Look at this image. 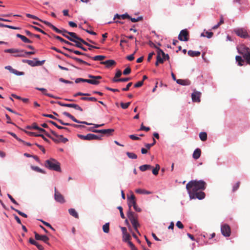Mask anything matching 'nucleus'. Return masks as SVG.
I'll return each instance as SVG.
<instances>
[{"label":"nucleus","mask_w":250,"mask_h":250,"mask_svg":"<svg viewBox=\"0 0 250 250\" xmlns=\"http://www.w3.org/2000/svg\"><path fill=\"white\" fill-rule=\"evenodd\" d=\"M206 183L202 180H192L186 185V188L188 191L190 199L197 198L203 199L205 197V193L199 190H204L206 188Z\"/></svg>","instance_id":"nucleus-1"},{"label":"nucleus","mask_w":250,"mask_h":250,"mask_svg":"<svg viewBox=\"0 0 250 250\" xmlns=\"http://www.w3.org/2000/svg\"><path fill=\"white\" fill-rule=\"evenodd\" d=\"M45 167L50 170L59 172L61 171L60 163L56 160L53 158H51L45 161Z\"/></svg>","instance_id":"nucleus-2"},{"label":"nucleus","mask_w":250,"mask_h":250,"mask_svg":"<svg viewBox=\"0 0 250 250\" xmlns=\"http://www.w3.org/2000/svg\"><path fill=\"white\" fill-rule=\"evenodd\" d=\"M51 133L53 135L54 137H51L49 134L46 133V135L51 139L54 142L56 143H59L62 142L65 143L68 141V139L66 138L63 137L62 135H58L55 131L51 130Z\"/></svg>","instance_id":"nucleus-3"},{"label":"nucleus","mask_w":250,"mask_h":250,"mask_svg":"<svg viewBox=\"0 0 250 250\" xmlns=\"http://www.w3.org/2000/svg\"><path fill=\"white\" fill-rule=\"evenodd\" d=\"M4 52L12 54L14 57H23V53H25L24 50L17 48L7 49L4 50Z\"/></svg>","instance_id":"nucleus-4"},{"label":"nucleus","mask_w":250,"mask_h":250,"mask_svg":"<svg viewBox=\"0 0 250 250\" xmlns=\"http://www.w3.org/2000/svg\"><path fill=\"white\" fill-rule=\"evenodd\" d=\"M63 114L64 115H65V116H66V117L69 118L70 119H71L73 121H74L75 123H81V124H85V125H93L94 126L95 128H98V127L102 126H103L104 125V124H101V125L92 124L91 123H87L86 122H85V121H83V122L77 120L71 114H70V113H68L67 112H63Z\"/></svg>","instance_id":"nucleus-5"},{"label":"nucleus","mask_w":250,"mask_h":250,"mask_svg":"<svg viewBox=\"0 0 250 250\" xmlns=\"http://www.w3.org/2000/svg\"><path fill=\"white\" fill-rule=\"evenodd\" d=\"M234 33L238 36L247 39L250 37V35L245 28H237L233 30Z\"/></svg>","instance_id":"nucleus-6"},{"label":"nucleus","mask_w":250,"mask_h":250,"mask_svg":"<svg viewBox=\"0 0 250 250\" xmlns=\"http://www.w3.org/2000/svg\"><path fill=\"white\" fill-rule=\"evenodd\" d=\"M237 49L239 53L242 55L243 57L244 58V59L250 53V49L248 47L245 46L244 44L240 45L237 48Z\"/></svg>","instance_id":"nucleus-7"},{"label":"nucleus","mask_w":250,"mask_h":250,"mask_svg":"<svg viewBox=\"0 0 250 250\" xmlns=\"http://www.w3.org/2000/svg\"><path fill=\"white\" fill-rule=\"evenodd\" d=\"M88 77L90 79H87V83L94 84L98 85L100 83V80L102 79V77L100 76H93L92 75H88Z\"/></svg>","instance_id":"nucleus-8"},{"label":"nucleus","mask_w":250,"mask_h":250,"mask_svg":"<svg viewBox=\"0 0 250 250\" xmlns=\"http://www.w3.org/2000/svg\"><path fill=\"white\" fill-rule=\"evenodd\" d=\"M178 39L181 41L187 42L189 40V33L187 29L181 30L178 36Z\"/></svg>","instance_id":"nucleus-9"},{"label":"nucleus","mask_w":250,"mask_h":250,"mask_svg":"<svg viewBox=\"0 0 250 250\" xmlns=\"http://www.w3.org/2000/svg\"><path fill=\"white\" fill-rule=\"evenodd\" d=\"M222 234L225 237H229L230 235L231 230L229 226L227 224H224L221 227Z\"/></svg>","instance_id":"nucleus-10"},{"label":"nucleus","mask_w":250,"mask_h":250,"mask_svg":"<svg viewBox=\"0 0 250 250\" xmlns=\"http://www.w3.org/2000/svg\"><path fill=\"white\" fill-rule=\"evenodd\" d=\"M68 34L69 36L68 37H66V38L72 42H75V40H76L80 41L81 42H83V40L78 36L74 32H70L68 33Z\"/></svg>","instance_id":"nucleus-11"},{"label":"nucleus","mask_w":250,"mask_h":250,"mask_svg":"<svg viewBox=\"0 0 250 250\" xmlns=\"http://www.w3.org/2000/svg\"><path fill=\"white\" fill-rule=\"evenodd\" d=\"M55 200L60 203H63L65 202L63 196L58 191H57L56 188H55Z\"/></svg>","instance_id":"nucleus-12"},{"label":"nucleus","mask_w":250,"mask_h":250,"mask_svg":"<svg viewBox=\"0 0 250 250\" xmlns=\"http://www.w3.org/2000/svg\"><path fill=\"white\" fill-rule=\"evenodd\" d=\"M34 234H35V238L36 240H41V241H43V242H44L47 244H49V243H48L49 238L47 236L40 235L38 233H37L36 232H34Z\"/></svg>","instance_id":"nucleus-13"},{"label":"nucleus","mask_w":250,"mask_h":250,"mask_svg":"<svg viewBox=\"0 0 250 250\" xmlns=\"http://www.w3.org/2000/svg\"><path fill=\"white\" fill-rule=\"evenodd\" d=\"M127 201L129 209L131 206L133 207L136 204V198L133 193H131L130 196H127Z\"/></svg>","instance_id":"nucleus-14"},{"label":"nucleus","mask_w":250,"mask_h":250,"mask_svg":"<svg viewBox=\"0 0 250 250\" xmlns=\"http://www.w3.org/2000/svg\"><path fill=\"white\" fill-rule=\"evenodd\" d=\"M96 133H100L104 135L107 136L111 135L112 133L114 131V130L112 128L106 129H97L95 131Z\"/></svg>","instance_id":"nucleus-15"},{"label":"nucleus","mask_w":250,"mask_h":250,"mask_svg":"<svg viewBox=\"0 0 250 250\" xmlns=\"http://www.w3.org/2000/svg\"><path fill=\"white\" fill-rule=\"evenodd\" d=\"M201 93L198 91H194L191 95L192 100L194 102H200Z\"/></svg>","instance_id":"nucleus-16"},{"label":"nucleus","mask_w":250,"mask_h":250,"mask_svg":"<svg viewBox=\"0 0 250 250\" xmlns=\"http://www.w3.org/2000/svg\"><path fill=\"white\" fill-rule=\"evenodd\" d=\"M56 120L58 121L61 124H62V125H71L76 128H85L86 127L85 126L82 125H76V124H69V123H64L62 120L57 119V118H56Z\"/></svg>","instance_id":"nucleus-17"},{"label":"nucleus","mask_w":250,"mask_h":250,"mask_svg":"<svg viewBox=\"0 0 250 250\" xmlns=\"http://www.w3.org/2000/svg\"><path fill=\"white\" fill-rule=\"evenodd\" d=\"M116 63V62L113 60H108L104 62H101V64L105 65L106 67L107 68H109L112 66L115 65Z\"/></svg>","instance_id":"nucleus-18"},{"label":"nucleus","mask_w":250,"mask_h":250,"mask_svg":"<svg viewBox=\"0 0 250 250\" xmlns=\"http://www.w3.org/2000/svg\"><path fill=\"white\" fill-rule=\"evenodd\" d=\"M63 48L65 50H67L68 51L70 52H73L74 53H75V54H77V55H84L85 56H87V57H90L89 56H88L87 54H85V53H82L81 52H80L79 51H78V50H74L73 49H70V48H66L64 46L63 47Z\"/></svg>","instance_id":"nucleus-19"},{"label":"nucleus","mask_w":250,"mask_h":250,"mask_svg":"<svg viewBox=\"0 0 250 250\" xmlns=\"http://www.w3.org/2000/svg\"><path fill=\"white\" fill-rule=\"evenodd\" d=\"M44 62V61H38L34 62V61L29 60L28 64H29V65H30L31 66H38V65H41Z\"/></svg>","instance_id":"nucleus-20"},{"label":"nucleus","mask_w":250,"mask_h":250,"mask_svg":"<svg viewBox=\"0 0 250 250\" xmlns=\"http://www.w3.org/2000/svg\"><path fill=\"white\" fill-rule=\"evenodd\" d=\"M78 137L80 139L83 140H92V134L91 133L87 134L86 135L78 134Z\"/></svg>","instance_id":"nucleus-21"},{"label":"nucleus","mask_w":250,"mask_h":250,"mask_svg":"<svg viewBox=\"0 0 250 250\" xmlns=\"http://www.w3.org/2000/svg\"><path fill=\"white\" fill-rule=\"evenodd\" d=\"M16 36L21 39V40L24 42V43H32V41L27 38L25 36L21 35L20 34H17Z\"/></svg>","instance_id":"nucleus-22"},{"label":"nucleus","mask_w":250,"mask_h":250,"mask_svg":"<svg viewBox=\"0 0 250 250\" xmlns=\"http://www.w3.org/2000/svg\"><path fill=\"white\" fill-rule=\"evenodd\" d=\"M53 37L55 39L59 40L62 42H64V43H66V44H68L69 45H71V46H73L74 45V44H73L72 43H71V42H68L67 41L65 40L64 39H63V38H62V37H60L59 36H57V35H54Z\"/></svg>","instance_id":"nucleus-23"},{"label":"nucleus","mask_w":250,"mask_h":250,"mask_svg":"<svg viewBox=\"0 0 250 250\" xmlns=\"http://www.w3.org/2000/svg\"><path fill=\"white\" fill-rule=\"evenodd\" d=\"M201 154V150L200 148H196L193 152V158L194 159H198L200 158Z\"/></svg>","instance_id":"nucleus-24"},{"label":"nucleus","mask_w":250,"mask_h":250,"mask_svg":"<svg viewBox=\"0 0 250 250\" xmlns=\"http://www.w3.org/2000/svg\"><path fill=\"white\" fill-rule=\"evenodd\" d=\"M176 82L177 83L182 85H188L190 83V82L188 80L178 79L176 80Z\"/></svg>","instance_id":"nucleus-25"},{"label":"nucleus","mask_w":250,"mask_h":250,"mask_svg":"<svg viewBox=\"0 0 250 250\" xmlns=\"http://www.w3.org/2000/svg\"><path fill=\"white\" fill-rule=\"evenodd\" d=\"M129 18H130V16L128 14H127V13H125V14H123V15H119L118 14H116L114 16V19H122L124 20V19Z\"/></svg>","instance_id":"nucleus-26"},{"label":"nucleus","mask_w":250,"mask_h":250,"mask_svg":"<svg viewBox=\"0 0 250 250\" xmlns=\"http://www.w3.org/2000/svg\"><path fill=\"white\" fill-rule=\"evenodd\" d=\"M188 55L192 57H198L200 55L201 53L199 51H192V50H189L188 52Z\"/></svg>","instance_id":"nucleus-27"},{"label":"nucleus","mask_w":250,"mask_h":250,"mask_svg":"<svg viewBox=\"0 0 250 250\" xmlns=\"http://www.w3.org/2000/svg\"><path fill=\"white\" fill-rule=\"evenodd\" d=\"M135 192L138 194H150L151 193L150 191L146 190L144 189L137 188L135 189Z\"/></svg>","instance_id":"nucleus-28"},{"label":"nucleus","mask_w":250,"mask_h":250,"mask_svg":"<svg viewBox=\"0 0 250 250\" xmlns=\"http://www.w3.org/2000/svg\"><path fill=\"white\" fill-rule=\"evenodd\" d=\"M127 217L130 222L137 219V217L135 213L131 211H128L127 213Z\"/></svg>","instance_id":"nucleus-29"},{"label":"nucleus","mask_w":250,"mask_h":250,"mask_svg":"<svg viewBox=\"0 0 250 250\" xmlns=\"http://www.w3.org/2000/svg\"><path fill=\"white\" fill-rule=\"evenodd\" d=\"M152 167V166L149 165H144L141 166L139 167V169L142 171H145L146 170L150 169Z\"/></svg>","instance_id":"nucleus-30"},{"label":"nucleus","mask_w":250,"mask_h":250,"mask_svg":"<svg viewBox=\"0 0 250 250\" xmlns=\"http://www.w3.org/2000/svg\"><path fill=\"white\" fill-rule=\"evenodd\" d=\"M131 223L133 227L134 228V229H135V231L138 233L139 234V231H138V230L137 229L138 227L139 226V223L138 222V221H137V219L134 220H133V221H131Z\"/></svg>","instance_id":"nucleus-31"},{"label":"nucleus","mask_w":250,"mask_h":250,"mask_svg":"<svg viewBox=\"0 0 250 250\" xmlns=\"http://www.w3.org/2000/svg\"><path fill=\"white\" fill-rule=\"evenodd\" d=\"M69 213L71 215L74 217L76 218H79V215L77 211L74 208H70L69 209Z\"/></svg>","instance_id":"nucleus-32"},{"label":"nucleus","mask_w":250,"mask_h":250,"mask_svg":"<svg viewBox=\"0 0 250 250\" xmlns=\"http://www.w3.org/2000/svg\"><path fill=\"white\" fill-rule=\"evenodd\" d=\"M213 33L212 32L206 31L202 33L201 35L202 37H207L208 38L210 39L213 36Z\"/></svg>","instance_id":"nucleus-33"},{"label":"nucleus","mask_w":250,"mask_h":250,"mask_svg":"<svg viewBox=\"0 0 250 250\" xmlns=\"http://www.w3.org/2000/svg\"><path fill=\"white\" fill-rule=\"evenodd\" d=\"M236 62H238V64L239 66H242L244 62V60L242 59V57L239 56H236L235 57Z\"/></svg>","instance_id":"nucleus-34"},{"label":"nucleus","mask_w":250,"mask_h":250,"mask_svg":"<svg viewBox=\"0 0 250 250\" xmlns=\"http://www.w3.org/2000/svg\"><path fill=\"white\" fill-rule=\"evenodd\" d=\"M103 230L106 233L109 232V223H106L103 226Z\"/></svg>","instance_id":"nucleus-35"},{"label":"nucleus","mask_w":250,"mask_h":250,"mask_svg":"<svg viewBox=\"0 0 250 250\" xmlns=\"http://www.w3.org/2000/svg\"><path fill=\"white\" fill-rule=\"evenodd\" d=\"M90 58L94 61H103L105 58V56L103 55H98Z\"/></svg>","instance_id":"nucleus-36"},{"label":"nucleus","mask_w":250,"mask_h":250,"mask_svg":"<svg viewBox=\"0 0 250 250\" xmlns=\"http://www.w3.org/2000/svg\"><path fill=\"white\" fill-rule=\"evenodd\" d=\"M199 137L202 141H205L207 139V134L205 132H200L199 134Z\"/></svg>","instance_id":"nucleus-37"},{"label":"nucleus","mask_w":250,"mask_h":250,"mask_svg":"<svg viewBox=\"0 0 250 250\" xmlns=\"http://www.w3.org/2000/svg\"><path fill=\"white\" fill-rule=\"evenodd\" d=\"M82 42L83 44H84V45L89 46L88 49L90 50H91L92 49V48H96V49H99L100 48L99 47L93 46V45L89 44L87 42H85L84 40H83V42Z\"/></svg>","instance_id":"nucleus-38"},{"label":"nucleus","mask_w":250,"mask_h":250,"mask_svg":"<svg viewBox=\"0 0 250 250\" xmlns=\"http://www.w3.org/2000/svg\"><path fill=\"white\" fill-rule=\"evenodd\" d=\"M54 31H55L56 32H57V33H59V34H61L63 32H66V30L65 29H62V30H60V29H59L58 28H57L56 26H55L54 25H52L51 28Z\"/></svg>","instance_id":"nucleus-39"},{"label":"nucleus","mask_w":250,"mask_h":250,"mask_svg":"<svg viewBox=\"0 0 250 250\" xmlns=\"http://www.w3.org/2000/svg\"><path fill=\"white\" fill-rule=\"evenodd\" d=\"M54 31H55L56 32H57V33H59V34H61L63 32H66V30L65 29H62V30H60V29H59L58 28H57L56 26H55L54 25H52L51 28Z\"/></svg>","instance_id":"nucleus-40"},{"label":"nucleus","mask_w":250,"mask_h":250,"mask_svg":"<svg viewBox=\"0 0 250 250\" xmlns=\"http://www.w3.org/2000/svg\"><path fill=\"white\" fill-rule=\"evenodd\" d=\"M130 235L127 233H125V234L123 235V240L127 243H128V242H131L130 241Z\"/></svg>","instance_id":"nucleus-41"},{"label":"nucleus","mask_w":250,"mask_h":250,"mask_svg":"<svg viewBox=\"0 0 250 250\" xmlns=\"http://www.w3.org/2000/svg\"><path fill=\"white\" fill-rule=\"evenodd\" d=\"M72 59L79 63H83V64H86L87 65H90L89 63H88V62H87L78 58L75 57H74V58H72Z\"/></svg>","instance_id":"nucleus-42"},{"label":"nucleus","mask_w":250,"mask_h":250,"mask_svg":"<svg viewBox=\"0 0 250 250\" xmlns=\"http://www.w3.org/2000/svg\"><path fill=\"white\" fill-rule=\"evenodd\" d=\"M57 103L62 106H65L72 108H73V106L74 104H64L59 101L57 102Z\"/></svg>","instance_id":"nucleus-43"},{"label":"nucleus","mask_w":250,"mask_h":250,"mask_svg":"<svg viewBox=\"0 0 250 250\" xmlns=\"http://www.w3.org/2000/svg\"><path fill=\"white\" fill-rule=\"evenodd\" d=\"M160 167L158 164H156L155 167L152 169V173L154 175H157L158 174Z\"/></svg>","instance_id":"nucleus-44"},{"label":"nucleus","mask_w":250,"mask_h":250,"mask_svg":"<svg viewBox=\"0 0 250 250\" xmlns=\"http://www.w3.org/2000/svg\"><path fill=\"white\" fill-rule=\"evenodd\" d=\"M11 208L12 209L15 210V211H16L19 215H21V216H22L23 217H25V218H27V215L25 213L19 210L15 209L13 207H11Z\"/></svg>","instance_id":"nucleus-45"},{"label":"nucleus","mask_w":250,"mask_h":250,"mask_svg":"<svg viewBox=\"0 0 250 250\" xmlns=\"http://www.w3.org/2000/svg\"><path fill=\"white\" fill-rule=\"evenodd\" d=\"M127 19H129L132 22H137V21H142L143 18L142 17H138L137 18H131L130 16V18H127Z\"/></svg>","instance_id":"nucleus-46"},{"label":"nucleus","mask_w":250,"mask_h":250,"mask_svg":"<svg viewBox=\"0 0 250 250\" xmlns=\"http://www.w3.org/2000/svg\"><path fill=\"white\" fill-rule=\"evenodd\" d=\"M126 155L130 159H136L137 158V155L132 152H127Z\"/></svg>","instance_id":"nucleus-47"},{"label":"nucleus","mask_w":250,"mask_h":250,"mask_svg":"<svg viewBox=\"0 0 250 250\" xmlns=\"http://www.w3.org/2000/svg\"><path fill=\"white\" fill-rule=\"evenodd\" d=\"M32 168L34 170H35L36 171H37L38 172H40V173H44V174L45 173V172H44V171L43 170H42V169L38 167H32Z\"/></svg>","instance_id":"nucleus-48"},{"label":"nucleus","mask_w":250,"mask_h":250,"mask_svg":"<svg viewBox=\"0 0 250 250\" xmlns=\"http://www.w3.org/2000/svg\"><path fill=\"white\" fill-rule=\"evenodd\" d=\"M157 56H163L165 55L164 52L161 49L158 47L157 48Z\"/></svg>","instance_id":"nucleus-49"},{"label":"nucleus","mask_w":250,"mask_h":250,"mask_svg":"<svg viewBox=\"0 0 250 250\" xmlns=\"http://www.w3.org/2000/svg\"><path fill=\"white\" fill-rule=\"evenodd\" d=\"M130 104V102H128L126 103H121V106L123 109H126L128 108V107L129 106Z\"/></svg>","instance_id":"nucleus-50"},{"label":"nucleus","mask_w":250,"mask_h":250,"mask_svg":"<svg viewBox=\"0 0 250 250\" xmlns=\"http://www.w3.org/2000/svg\"><path fill=\"white\" fill-rule=\"evenodd\" d=\"M12 73L16 75L20 76V75H23L24 74V73L23 72H20L18 70L13 69V71Z\"/></svg>","instance_id":"nucleus-51"},{"label":"nucleus","mask_w":250,"mask_h":250,"mask_svg":"<svg viewBox=\"0 0 250 250\" xmlns=\"http://www.w3.org/2000/svg\"><path fill=\"white\" fill-rule=\"evenodd\" d=\"M102 136H98L93 134H92V140H102Z\"/></svg>","instance_id":"nucleus-52"},{"label":"nucleus","mask_w":250,"mask_h":250,"mask_svg":"<svg viewBox=\"0 0 250 250\" xmlns=\"http://www.w3.org/2000/svg\"><path fill=\"white\" fill-rule=\"evenodd\" d=\"M131 72V68L129 67L125 68L123 71V74L125 75H127L130 74Z\"/></svg>","instance_id":"nucleus-53"},{"label":"nucleus","mask_w":250,"mask_h":250,"mask_svg":"<svg viewBox=\"0 0 250 250\" xmlns=\"http://www.w3.org/2000/svg\"><path fill=\"white\" fill-rule=\"evenodd\" d=\"M74 42L75 43V44L73 46H75L78 48H81L82 44V43H83L82 42H81L80 41H78V40H75V42Z\"/></svg>","instance_id":"nucleus-54"},{"label":"nucleus","mask_w":250,"mask_h":250,"mask_svg":"<svg viewBox=\"0 0 250 250\" xmlns=\"http://www.w3.org/2000/svg\"><path fill=\"white\" fill-rule=\"evenodd\" d=\"M240 182H238L236 183V184L233 187V188H232L233 192H234L238 189V188H239V187L240 186Z\"/></svg>","instance_id":"nucleus-55"},{"label":"nucleus","mask_w":250,"mask_h":250,"mask_svg":"<svg viewBox=\"0 0 250 250\" xmlns=\"http://www.w3.org/2000/svg\"><path fill=\"white\" fill-rule=\"evenodd\" d=\"M117 208L120 210V213L121 217L123 219L125 218V216L124 214L123 211V208L121 206H119Z\"/></svg>","instance_id":"nucleus-56"},{"label":"nucleus","mask_w":250,"mask_h":250,"mask_svg":"<svg viewBox=\"0 0 250 250\" xmlns=\"http://www.w3.org/2000/svg\"><path fill=\"white\" fill-rule=\"evenodd\" d=\"M80 82H85L87 83V79H83V78H77L75 80V83H78Z\"/></svg>","instance_id":"nucleus-57"},{"label":"nucleus","mask_w":250,"mask_h":250,"mask_svg":"<svg viewBox=\"0 0 250 250\" xmlns=\"http://www.w3.org/2000/svg\"><path fill=\"white\" fill-rule=\"evenodd\" d=\"M140 130H145L146 131H148L149 130H150V128L149 127L145 126L143 125V124H142Z\"/></svg>","instance_id":"nucleus-58"},{"label":"nucleus","mask_w":250,"mask_h":250,"mask_svg":"<svg viewBox=\"0 0 250 250\" xmlns=\"http://www.w3.org/2000/svg\"><path fill=\"white\" fill-rule=\"evenodd\" d=\"M164 59L162 56H157V61L160 63H163L164 61Z\"/></svg>","instance_id":"nucleus-59"},{"label":"nucleus","mask_w":250,"mask_h":250,"mask_svg":"<svg viewBox=\"0 0 250 250\" xmlns=\"http://www.w3.org/2000/svg\"><path fill=\"white\" fill-rule=\"evenodd\" d=\"M73 108L76 110H79L80 111H83L82 108L81 107H80L78 104H74L73 106Z\"/></svg>","instance_id":"nucleus-60"},{"label":"nucleus","mask_w":250,"mask_h":250,"mask_svg":"<svg viewBox=\"0 0 250 250\" xmlns=\"http://www.w3.org/2000/svg\"><path fill=\"white\" fill-rule=\"evenodd\" d=\"M132 83L130 82V83H129L126 86V87L125 88H123L122 89V90L123 91H127L129 90V87L132 85Z\"/></svg>","instance_id":"nucleus-61"},{"label":"nucleus","mask_w":250,"mask_h":250,"mask_svg":"<svg viewBox=\"0 0 250 250\" xmlns=\"http://www.w3.org/2000/svg\"><path fill=\"white\" fill-rule=\"evenodd\" d=\"M7 196L8 197V198L10 199V200L11 201V202L12 203H13L14 204H15L16 205H18V203L16 202V201L12 197V196L10 194H7Z\"/></svg>","instance_id":"nucleus-62"},{"label":"nucleus","mask_w":250,"mask_h":250,"mask_svg":"<svg viewBox=\"0 0 250 250\" xmlns=\"http://www.w3.org/2000/svg\"><path fill=\"white\" fill-rule=\"evenodd\" d=\"M143 81H139L134 84V87L136 88L140 87L143 84Z\"/></svg>","instance_id":"nucleus-63"},{"label":"nucleus","mask_w":250,"mask_h":250,"mask_svg":"<svg viewBox=\"0 0 250 250\" xmlns=\"http://www.w3.org/2000/svg\"><path fill=\"white\" fill-rule=\"evenodd\" d=\"M128 244L129 245V247H130L132 250H137V249L136 248L135 246L131 242H128Z\"/></svg>","instance_id":"nucleus-64"}]
</instances>
